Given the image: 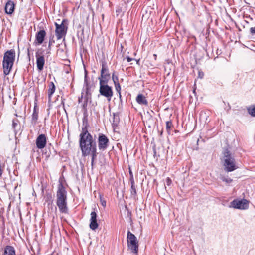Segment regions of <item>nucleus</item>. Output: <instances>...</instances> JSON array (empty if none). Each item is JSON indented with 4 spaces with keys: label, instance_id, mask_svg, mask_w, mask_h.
<instances>
[{
    "label": "nucleus",
    "instance_id": "nucleus-1",
    "mask_svg": "<svg viewBox=\"0 0 255 255\" xmlns=\"http://www.w3.org/2000/svg\"><path fill=\"white\" fill-rule=\"evenodd\" d=\"M79 137V146L82 155L87 156L90 154L93 148L97 147L96 141L92 135L88 131L86 127L82 128Z\"/></svg>",
    "mask_w": 255,
    "mask_h": 255
},
{
    "label": "nucleus",
    "instance_id": "nucleus-2",
    "mask_svg": "<svg viewBox=\"0 0 255 255\" xmlns=\"http://www.w3.org/2000/svg\"><path fill=\"white\" fill-rule=\"evenodd\" d=\"M67 191L63 185L60 183L58 186V190L56 193V205L60 212L62 213H67L68 210L67 203Z\"/></svg>",
    "mask_w": 255,
    "mask_h": 255
},
{
    "label": "nucleus",
    "instance_id": "nucleus-3",
    "mask_svg": "<svg viewBox=\"0 0 255 255\" xmlns=\"http://www.w3.org/2000/svg\"><path fill=\"white\" fill-rule=\"evenodd\" d=\"M15 58V52L14 49L6 51L4 55L3 61V73L5 75L9 74L13 66Z\"/></svg>",
    "mask_w": 255,
    "mask_h": 255
},
{
    "label": "nucleus",
    "instance_id": "nucleus-4",
    "mask_svg": "<svg viewBox=\"0 0 255 255\" xmlns=\"http://www.w3.org/2000/svg\"><path fill=\"white\" fill-rule=\"evenodd\" d=\"M223 165L226 172H232L237 168L234 158L230 152L226 150L224 152Z\"/></svg>",
    "mask_w": 255,
    "mask_h": 255
},
{
    "label": "nucleus",
    "instance_id": "nucleus-5",
    "mask_svg": "<svg viewBox=\"0 0 255 255\" xmlns=\"http://www.w3.org/2000/svg\"><path fill=\"white\" fill-rule=\"evenodd\" d=\"M127 243L129 249L134 254H137L138 251V241L136 236L129 231L127 235Z\"/></svg>",
    "mask_w": 255,
    "mask_h": 255
},
{
    "label": "nucleus",
    "instance_id": "nucleus-6",
    "mask_svg": "<svg viewBox=\"0 0 255 255\" xmlns=\"http://www.w3.org/2000/svg\"><path fill=\"white\" fill-rule=\"evenodd\" d=\"M99 92L100 94L107 98L110 101L113 95L112 88L108 85V83H99Z\"/></svg>",
    "mask_w": 255,
    "mask_h": 255
},
{
    "label": "nucleus",
    "instance_id": "nucleus-7",
    "mask_svg": "<svg viewBox=\"0 0 255 255\" xmlns=\"http://www.w3.org/2000/svg\"><path fill=\"white\" fill-rule=\"evenodd\" d=\"M110 79V74L109 69L107 66L106 63L103 62L102 63V69L101 70L100 76L99 77V83H108Z\"/></svg>",
    "mask_w": 255,
    "mask_h": 255
},
{
    "label": "nucleus",
    "instance_id": "nucleus-8",
    "mask_svg": "<svg viewBox=\"0 0 255 255\" xmlns=\"http://www.w3.org/2000/svg\"><path fill=\"white\" fill-rule=\"evenodd\" d=\"M230 207L241 210L247 209L249 207V202L246 199H235L231 202Z\"/></svg>",
    "mask_w": 255,
    "mask_h": 255
},
{
    "label": "nucleus",
    "instance_id": "nucleus-9",
    "mask_svg": "<svg viewBox=\"0 0 255 255\" xmlns=\"http://www.w3.org/2000/svg\"><path fill=\"white\" fill-rule=\"evenodd\" d=\"M64 20H63L61 24L55 23L56 27L55 35L58 40L62 39L66 34L67 28L64 24Z\"/></svg>",
    "mask_w": 255,
    "mask_h": 255
},
{
    "label": "nucleus",
    "instance_id": "nucleus-10",
    "mask_svg": "<svg viewBox=\"0 0 255 255\" xmlns=\"http://www.w3.org/2000/svg\"><path fill=\"white\" fill-rule=\"evenodd\" d=\"M98 148L100 150L104 151L109 146V140L108 137L103 134H100L98 139Z\"/></svg>",
    "mask_w": 255,
    "mask_h": 255
},
{
    "label": "nucleus",
    "instance_id": "nucleus-11",
    "mask_svg": "<svg viewBox=\"0 0 255 255\" xmlns=\"http://www.w3.org/2000/svg\"><path fill=\"white\" fill-rule=\"evenodd\" d=\"M86 95L83 96V95L81 96L80 98H79V103L83 102L82 104V108L83 109V111L84 112H86L87 111V104L89 100H91V96L90 94H88V85H87L86 87Z\"/></svg>",
    "mask_w": 255,
    "mask_h": 255
},
{
    "label": "nucleus",
    "instance_id": "nucleus-12",
    "mask_svg": "<svg viewBox=\"0 0 255 255\" xmlns=\"http://www.w3.org/2000/svg\"><path fill=\"white\" fill-rule=\"evenodd\" d=\"M46 137L45 134H40L36 139V147L40 149L44 148L46 144Z\"/></svg>",
    "mask_w": 255,
    "mask_h": 255
},
{
    "label": "nucleus",
    "instance_id": "nucleus-13",
    "mask_svg": "<svg viewBox=\"0 0 255 255\" xmlns=\"http://www.w3.org/2000/svg\"><path fill=\"white\" fill-rule=\"evenodd\" d=\"M36 64L38 70L41 72L43 69L45 64V58L43 55H40L38 52L36 53Z\"/></svg>",
    "mask_w": 255,
    "mask_h": 255
},
{
    "label": "nucleus",
    "instance_id": "nucleus-14",
    "mask_svg": "<svg viewBox=\"0 0 255 255\" xmlns=\"http://www.w3.org/2000/svg\"><path fill=\"white\" fill-rule=\"evenodd\" d=\"M46 33L44 30H41L36 33L35 43L37 45L41 44L44 40Z\"/></svg>",
    "mask_w": 255,
    "mask_h": 255
},
{
    "label": "nucleus",
    "instance_id": "nucleus-15",
    "mask_svg": "<svg viewBox=\"0 0 255 255\" xmlns=\"http://www.w3.org/2000/svg\"><path fill=\"white\" fill-rule=\"evenodd\" d=\"M90 223L89 225L90 228L93 230H95L98 227V224L97 222V214L95 211L91 213Z\"/></svg>",
    "mask_w": 255,
    "mask_h": 255
},
{
    "label": "nucleus",
    "instance_id": "nucleus-16",
    "mask_svg": "<svg viewBox=\"0 0 255 255\" xmlns=\"http://www.w3.org/2000/svg\"><path fill=\"white\" fill-rule=\"evenodd\" d=\"M15 4L12 1L9 0L5 4V11L7 14H11L14 11Z\"/></svg>",
    "mask_w": 255,
    "mask_h": 255
},
{
    "label": "nucleus",
    "instance_id": "nucleus-17",
    "mask_svg": "<svg viewBox=\"0 0 255 255\" xmlns=\"http://www.w3.org/2000/svg\"><path fill=\"white\" fill-rule=\"evenodd\" d=\"M136 101L137 103L140 105L147 106L148 105V101L145 97L143 94H138L136 98Z\"/></svg>",
    "mask_w": 255,
    "mask_h": 255
},
{
    "label": "nucleus",
    "instance_id": "nucleus-18",
    "mask_svg": "<svg viewBox=\"0 0 255 255\" xmlns=\"http://www.w3.org/2000/svg\"><path fill=\"white\" fill-rule=\"evenodd\" d=\"M55 86L53 82H50L48 84V96L49 101L51 100L52 95L55 91Z\"/></svg>",
    "mask_w": 255,
    "mask_h": 255
},
{
    "label": "nucleus",
    "instance_id": "nucleus-19",
    "mask_svg": "<svg viewBox=\"0 0 255 255\" xmlns=\"http://www.w3.org/2000/svg\"><path fill=\"white\" fill-rule=\"evenodd\" d=\"M3 255H16L15 249L11 246H6Z\"/></svg>",
    "mask_w": 255,
    "mask_h": 255
},
{
    "label": "nucleus",
    "instance_id": "nucleus-20",
    "mask_svg": "<svg viewBox=\"0 0 255 255\" xmlns=\"http://www.w3.org/2000/svg\"><path fill=\"white\" fill-rule=\"evenodd\" d=\"M91 154V165L93 166V163L94 162V160L96 159L97 156V147L95 148H93V149H91V151L90 152Z\"/></svg>",
    "mask_w": 255,
    "mask_h": 255
},
{
    "label": "nucleus",
    "instance_id": "nucleus-21",
    "mask_svg": "<svg viewBox=\"0 0 255 255\" xmlns=\"http://www.w3.org/2000/svg\"><path fill=\"white\" fill-rule=\"evenodd\" d=\"M38 118V112L36 111L35 107L34 108L32 115V121L34 124H36Z\"/></svg>",
    "mask_w": 255,
    "mask_h": 255
},
{
    "label": "nucleus",
    "instance_id": "nucleus-22",
    "mask_svg": "<svg viewBox=\"0 0 255 255\" xmlns=\"http://www.w3.org/2000/svg\"><path fill=\"white\" fill-rule=\"evenodd\" d=\"M249 113L253 117L255 116V104L251 105L248 108Z\"/></svg>",
    "mask_w": 255,
    "mask_h": 255
},
{
    "label": "nucleus",
    "instance_id": "nucleus-23",
    "mask_svg": "<svg viewBox=\"0 0 255 255\" xmlns=\"http://www.w3.org/2000/svg\"><path fill=\"white\" fill-rule=\"evenodd\" d=\"M172 126V123L171 121H167L166 122V129L168 134H170V129Z\"/></svg>",
    "mask_w": 255,
    "mask_h": 255
},
{
    "label": "nucleus",
    "instance_id": "nucleus-24",
    "mask_svg": "<svg viewBox=\"0 0 255 255\" xmlns=\"http://www.w3.org/2000/svg\"><path fill=\"white\" fill-rule=\"evenodd\" d=\"M131 194L133 195H135L136 194V188L134 186V182L133 180L131 181Z\"/></svg>",
    "mask_w": 255,
    "mask_h": 255
},
{
    "label": "nucleus",
    "instance_id": "nucleus-25",
    "mask_svg": "<svg viewBox=\"0 0 255 255\" xmlns=\"http://www.w3.org/2000/svg\"><path fill=\"white\" fill-rule=\"evenodd\" d=\"M221 179L223 181H224V182H226L227 183H228V184L231 183L232 182V181H233V180L231 178H227V177H226L225 176H222L221 177Z\"/></svg>",
    "mask_w": 255,
    "mask_h": 255
},
{
    "label": "nucleus",
    "instance_id": "nucleus-26",
    "mask_svg": "<svg viewBox=\"0 0 255 255\" xmlns=\"http://www.w3.org/2000/svg\"><path fill=\"white\" fill-rule=\"evenodd\" d=\"M112 80L114 84L119 83L118 77L115 75V72H113L112 74Z\"/></svg>",
    "mask_w": 255,
    "mask_h": 255
},
{
    "label": "nucleus",
    "instance_id": "nucleus-27",
    "mask_svg": "<svg viewBox=\"0 0 255 255\" xmlns=\"http://www.w3.org/2000/svg\"><path fill=\"white\" fill-rule=\"evenodd\" d=\"M114 85H115V86L116 90L119 93L120 96H121V92H120L121 86H120V85L119 83L114 84Z\"/></svg>",
    "mask_w": 255,
    "mask_h": 255
},
{
    "label": "nucleus",
    "instance_id": "nucleus-28",
    "mask_svg": "<svg viewBox=\"0 0 255 255\" xmlns=\"http://www.w3.org/2000/svg\"><path fill=\"white\" fill-rule=\"evenodd\" d=\"M19 121L17 119H14L12 121V127L13 128H15L16 126L18 125Z\"/></svg>",
    "mask_w": 255,
    "mask_h": 255
},
{
    "label": "nucleus",
    "instance_id": "nucleus-29",
    "mask_svg": "<svg viewBox=\"0 0 255 255\" xmlns=\"http://www.w3.org/2000/svg\"><path fill=\"white\" fill-rule=\"evenodd\" d=\"M166 183L167 186H170L172 183V180L169 177H167L166 179Z\"/></svg>",
    "mask_w": 255,
    "mask_h": 255
},
{
    "label": "nucleus",
    "instance_id": "nucleus-30",
    "mask_svg": "<svg viewBox=\"0 0 255 255\" xmlns=\"http://www.w3.org/2000/svg\"><path fill=\"white\" fill-rule=\"evenodd\" d=\"M204 75V72L201 71H198V77L202 79L203 78Z\"/></svg>",
    "mask_w": 255,
    "mask_h": 255
},
{
    "label": "nucleus",
    "instance_id": "nucleus-31",
    "mask_svg": "<svg viewBox=\"0 0 255 255\" xmlns=\"http://www.w3.org/2000/svg\"><path fill=\"white\" fill-rule=\"evenodd\" d=\"M250 32L252 34H255V26L254 27H251L250 29Z\"/></svg>",
    "mask_w": 255,
    "mask_h": 255
},
{
    "label": "nucleus",
    "instance_id": "nucleus-32",
    "mask_svg": "<svg viewBox=\"0 0 255 255\" xmlns=\"http://www.w3.org/2000/svg\"><path fill=\"white\" fill-rule=\"evenodd\" d=\"M101 204L103 207H105L106 206V202L104 200H102L101 198Z\"/></svg>",
    "mask_w": 255,
    "mask_h": 255
},
{
    "label": "nucleus",
    "instance_id": "nucleus-33",
    "mask_svg": "<svg viewBox=\"0 0 255 255\" xmlns=\"http://www.w3.org/2000/svg\"><path fill=\"white\" fill-rule=\"evenodd\" d=\"M133 60V58H130L129 57H127V61L128 62H129Z\"/></svg>",
    "mask_w": 255,
    "mask_h": 255
},
{
    "label": "nucleus",
    "instance_id": "nucleus-34",
    "mask_svg": "<svg viewBox=\"0 0 255 255\" xmlns=\"http://www.w3.org/2000/svg\"><path fill=\"white\" fill-rule=\"evenodd\" d=\"M51 45H52V42L50 40L49 42V44H48V48H50V46H51Z\"/></svg>",
    "mask_w": 255,
    "mask_h": 255
},
{
    "label": "nucleus",
    "instance_id": "nucleus-35",
    "mask_svg": "<svg viewBox=\"0 0 255 255\" xmlns=\"http://www.w3.org/2000/svg\"><path fill=\"white\" fill-rule=\"evenodd\" d=\"M153 57H154L155 60H156V58H157V55L156 54H153Z\"/></svg>",
    "mask_w": 255,
    "mask_h": 255
},
{
    "label": "nucleus",
    "instance_id": "nucleus-36",
    "mask_svg": "<svg viewBox=\"0 0 255 255\" xmlns=\"http://www.w3.org/2000/svg\"><path fill=\"white\" fill-rule=\"evenodd\" d=\"M28 55H29V49H28Z\"/></svg>",
    "mask_w": 255,
    "mask_h": 255
},
{
    "label": "nucleus",
    "instance_id": "nucleus-37",
    "mask_svg": "<svg viewBox=\"0 0 255 255\" xmlns=\"http://www.w3.org/2000/svg\"><path fill=\"white\" fill-rule=\"evenodd\" d=\"M139 60H137V63H139Z\"/></svg>",
    "mask_w": 255,
    "mask_h": 255
}]
</instances>
